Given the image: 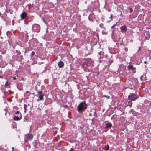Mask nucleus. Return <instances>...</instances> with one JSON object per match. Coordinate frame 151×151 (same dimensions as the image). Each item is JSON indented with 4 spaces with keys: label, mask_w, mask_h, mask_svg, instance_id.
Masks as SVG:
<instances>
[{
    "label": "nucleus",
    "mask_w": 151,
    "mask_h": 151,
    "mask_svg": "<svg viewBox=\"0 0 151 151\" xmlns=\"http://www.w3.org/2000/svg\"><path fill=\"white\" fill-rule=\"evenodd\" d=\"M104 96L105 97H106L108 99H109V96H107L106 95H104L103 96Z\"/></svg>",
    "instance_id": "412c9836"
},
{
    "label": "nucleus",
    "mask_w": 151,
    "mask_h": 151,
    "mask_svg": "<svg viewBox=\"0 0 151 151\" xmlns=\"http://www.w3.org/2000/svg\"><path fill=\"white\" fill-rule=\"evenodd\" d=\"M0 78H3V77L2 76H0Z\"/></svg>",
    "instance_id": "cd10ccee"
},
{
    "label": "nucleus",
    "mask_w": 151,
    "mask_h": 151,
    "mask_svg": "<svg viewBox=\"0 0 151 151\" xmlns=\"http://www.w3.org/2000/svg\"><path fill=\"white\" fill-rule=\"evenodd\" d=\"M29 104H24V113H26V110H27V107L29 106Z\"/></svg>",
    "instance_id": "ddd939ff"
},
{
    "label": "nucleus",
    "mask_w": 151,
    "mask_h": 151,
    "mask_svg": "<svg viewBox=\"0 0 151 151\" xmlns=\"http://www.w3.org/2000/svg\"><path fill=\"white\" fill-rule=\"evenodd\" d=\"M5 111H6V110L5 109H4Z\"/></svg>",
    "instance_id": "e433bc0d"
},
{
    "label": "nucleus",
    "mask_w": 151,
    "mask_h": 151,
    "mask_svg": "<svg viewBox=\"0 0 151 151\" xmlns=\"http://www.w3.org/2000/svg\"><path fill=\"white\" fill-rule=\"evenodd\" d=\"M112 17V15H111V17Z\"/></svg>",
    "instance_id": "72a5a7b5"
},
{
    "label": "nucleus",
    "mask_w": 151,
    "mask_h": 151,
    "mask_svg": "<svg viewBox=\"0 0 151 151\" xmlns=\"http://www.w3.org/2000/svg\"><path fill=\"white\" fill-rule=\"evenodd\" d=\"M114 130H112V129H111L110 130V132H114Z\"/></svg>",
    "instance_id": "a878e982"
},
{
    "label": "nucleus",
    "mask_w": 151,
    "mask_h": 151,
    "mask_svg": "<svg viewBox=\"0 0 151 151\" xmlns=\"http://www.w3.org/2000/svg\"><path fill=\"white\" fill-rule=\"evenodd\" d=\"M64 65V63L63 61H60L58 62V65L60 68H62L63 67Z\"/></svg>",
    "instance_id": "9b49d317"
},
{
    "label": "nucleus",
    "mask_w": 151,
    "mask_h": 151,
    "mask_svg": "<svg viewBox=\"0 0 151 151\" xmlns=\"http://www.w3.org/2000/svg\"><path fill=\"white\" fill-rule=\"evenodd\" d=\"M127 67L128 69L130 71L131 70L133 72H135L136 68L134 67L132 65H129Z\"/></svg>",
    "instance_id": "423d86ee"
},
{
    "label": "nucleus",
    "mask_w": 151,
    "mask_h": 151,
    "mask_svg": "<svg viewBox=\"0 0 151 151\" xmlns=\"http://www.w3.org/2000/svg\"><path fill=\"white\" fill-rule=\"evenodd\" d=\"M139 96L136 94L131 93L128 96V99L129 100L134 101L136 100Z\"/></svg>",
    "instance_id": "f03ea898"
},
{
    "label": "nucleus",
    "mask_w": 151,
    "mask_h": 151,
    "mask_svg": "<svg viewBox=\"0 0 151 151\" xmlns=\"http://www.w3.org/2000/svg\"><path fill=\"white\" fill-rule=\"evenodd\" d=\"M25 141L26 142H27V140H26V139H25Z\"/></svg>",
    "instance_id": "f704fd0d"
},
{
    "label": "nucleus",
    "mask_w": 151,
    "mask_h": 151,
    "mask_svg": "<svg viewBox=\"0 0 151 151\" xmlns=\"http://www.w3.org/2000/svg\"><path fill=\"white\" fill-rule=\"evenodd\" d=\"M139 49H140V47H139Z\"/></svg>",
    "instance_id": "c9c22d12"
},
{
    "label": "nucleus",
    "mask_w": 151,
    "mask_h": 151,
    "mask_svg": "<svg viewBox=\"0 0 151 151\" xmlns=\"http://www.w3.org/2000/svg\"><path fill=\"white\" fill-rule=\"evenodd\" d=\"M5 111H6V110L5 109H4Z\"/></svg>",
    "instance_id": "4c0bfd02"
},
{
    "label": "nucleus",
    "mask_w": 151,
    "mask_h": 151,
    "mask_svg": "<svg viewBox=\"0 0 151 151\" xmlns=\"http://www.w3.org/2000/svg\"><path fill=\"white\" fill-rule=\"evenodd\" d=\"M114 30H113L112 31V34H111V36L112 37H113L114 35Z\"/></svg>",
    "instance_id": "6ab92c4d"
},
{
    "label": "nucleus",
    "mask_w": 151,
    "mask_h": 151,
    "mask_svg": "<svg viewBox=\"0 0 151 151\" xmlns=\"http://www.w3.org/2000/svg\"><path fill=\"white\" fill-rule=\"evenodd\" d=\"M10 85V83L8 82L7 81L6 82L5 84V86L6 88L9 87V86Z\"/></svg>",
    "instance_id": "2eb2a0df"
},
{
    "label": "nucleus",
    "mask_w": 151,
    "mask_h": 151,
    "mask_svg": "<svg viewBox=\"0 0 151 151\" xmlns=\"http://www.w3.org/2000/svg\"><path fill=\"white\" fill-rule=\"evenodd\" d=\"M130 10V11L131 12H132V11H133V10H132V8H130V9H129Z\"/></svg>",
    "instance_id": "b1692460"
},
{
    "label": "nucleus",
    "mask_w": 151,
    "mask_h": 151,
    "mask_svg": "<svg viewBox=\"0 0 151 151\" xmlns=\"http://www.w3.org/2000/svg\"><path fill=\"white\" fill-rule=\"evenodd\" d=\"M120 29L121 30V32L124 33L126 32L127 30V28L126 26L124 25L120 27Z\"/></svg>",
    "instance_id": "0eeeda50"
},
{
    "label": "nucleus",
    "mask_w": 151,
    "mask_h": 151,
    "mask_svg": "<svg viewBox=\"0 0 151 151\" xmlns=\"http://www.w3.org/2000/svg\"><path fill=\"white\" fill-rule=\"evenodd\" d=\"M85 101L82 102L77 106V110L80 113L83 112L87 107V105L85 103Z\"/></svg>",
    "instance_id": "f257e3e1"
},
{
    "label": "nucleus",
    "mask_w": 151,
    "mask_h": 151,
    "mask_svg": "<svg viewBox=\"0 0 151 151\" xmlns=\"http://www.w3.org/2000/svg\"><path fill=\"white\" fill-rule=\"evenodd\" d=\"M16 52L17 53V54L20 55L21 54V52L19 51L16 50Z\"/></svg>",
    "instance_id": "aec40b11"
},
{
    "label": "nucleus",
    "mask_w": 151,
    "mask_h": 151,
    "mask_svg": "<svg viewBox=\"0 0 151 151\" xmlns=\"http://www.w3.org/2000/svg\"><path fill=\"white\" fill-rule=\"evenodd\" d=\"M16 114L17 115V116H19L20 115V114H21L20 113V112L19 111H17L16 113Z\"/></svg>",
    "instance_id": "dca6fc26"
},
{
    "label": "nucleus",
    "mask_w": 151,
    "mask_h": 151,
    "mask_svg": "<svg viewBox=\"0 0 151 151\" xmlns=\"http://www.w3.org/2000/svg\"><path fill=\"white\" fill-rule=\"evenodd\" d=\"M49 101H49V103H48L49 104H51V103H52V101L50 99H49Z\"/></svg>",
    "instance_id": "4be33fe9"
},
{
    "label": "nucleus",
    "mask_w": 151,
    "mask_h": 151,
    "mask_svg": "<svg viewBox=\"0 0 151 151\" xmlns=\"http://www.w3.org/2000/svg\"><path fill=\"white\" fill-rule=\"evenodd\" d=\"M63 107H65V108H67V107L68 106H67V105H63Z\"/></svg>",
    "instance_id": "393cba45"
},
{
    "label": "nucleus",
    "mask_w": 151,
    "mask_h": 151,
    "mask_svg": "<svg viewBox=\"0 0 151 151\" xmlns=\"http://www.w3.org/2000/svg\"><path fill=\"white\" fill-rule=\"evenodd\" d=\"M98 54H99V55H100V53H98Z\"/></svg>",
    "instance_id": "473e14b6"
},
{
    "label": "nucleus",
    "mask_w": 151,
    "mask_h": 151,
    "mask_svg": "<svg viewBox=\"0 0 151 151\" xmlns=\"http://www.w3.org/2000/svg\"><path fill=\"white\" fill-rule=\"evenodd\" d=\"M12 150H14V147H12Z\"/></svg>",
    "instance_id": "2f4dec72"
},
{
    "label": "nucleus",
    "mask_w": 151,
    "mask_h": 151,
    "mask_svg": "<svg viewBox=\"0 0 151 151\" xmlns=\"http://www.w3.org/2000/svg\"><path fill=\"white\" fill-rule=\"evenodd\" d=\"M115 24H114V25H113L111 27V29L114 28V27H115Z\"/></svg>",
    "instance_id": "5701e85b"
},
{
    "label": "nucleus",
    "mask_w": 151,
    "mask_h": 151,
    "mask_svg": "<svg viewBox=\"0 0 151 151\" xmlns=\"http://www.w3.org/2000/svg\"><path fill=\"white\" fill-rule=\"evenodd\" d=\"M11 32L9 31H8L6 32V35L9 38L11 37Z\"/></svg>",
    "instance_id": "4468645a"
},
{
    "label": "nucleus",
    "mask_w": 151,
    "mask_h": 151,
    "mask_svg": "<svg viewBox=\"0 0 151 151\" xmlns=\"http://www.w3.org/2000/svg\"><path fill=\"white\" fill-rule=\"evenodd\" d=\"M35 52L34 51H32L31 54H30V56H31V57H32L35 54Z\"/></svg>",
    "instance_id": "a211bd4d"
},
{
    "label": "nucleus",
    "mask_w": 151,
    "mask_h": 151,
    "mask_svg": "<svg viewBox=\"0 0 151 151\" xmlns=\"http://www.w3.org/2000/svg\"><path fill=\"white\" fill-rule=\"evenodd\" d=\"M88 19H89V20H90V19L89 17H88Z\"/></svg>",
    "instance_id": "7c9ffc66"
},
{
    "label": "nucleus",
    "mask_w": 151,
    "mask_h": 151,
    "mask_svg": "<svg viewBox=\"0 0 151 151\" xmlns=\"http://www.w3.org/2000/svg\"><path fill=\"white\" fill-rule=\"evenodd\" d=\"M112 124L110 122L106 123L105 124V129H106L107 130H109L112 127Z\"/></svg>",
    "instance_id": "39448f33"
},
{
    "label": "nucleus",
    "mask_w": 151,
    "mask_h": 151,
    "mask_svg": "<svg viewBox=\"0 0 151 151\" xmlns=\"http://www.w3.org/2000/svg\"><path fill=\"white\" fill-rule=\"evenodd\" d=\"M29 93V92L28 91H26V93Z\"/></svg>",
    "instance_id": "c85d7f7f"
},
{
    "label": "nucleus",
    "mask_w": 151,
    "mask_h": 151,
    "mask_svg": "<svg viewBox=\"0 0 151 151\" xmlns=\"http://www.w3.org/2000/svg\"><path fill=\"white\" fill-rule=\"evenodd\" d=\"M32 29L34 32L38 33L40 31V27L38 24H35L33 25Z\"/></svg>",
    "instance_id": "7ed1b4c3"
},
{
    "label": "nucleus",
    "mask_w": 151,
    "mask_h": 151,
    "mask_svg": "<svg viewBox=\"0 0 151 151\" xmlns=\"http://www.w3.org/2000/svg\"><path fill=\"white\" fill-rule=\"evenodd\" d=\"M144 63L145 64H146L147 63V61H145L144 62Z\"/></svg>",
    "instance_id": "c756f323"
},
{
    "label": "nucleus",
    "mask_w": 151,
    "mask_h": 151,
    "mask_svg": "<svg viewBox=\"0 0 151 151\" xmlns=\"http://www.w3.org/2000/svg\"><path fill=\"white\" fill-rule=\"evenodd\" d=\"M109 145H107L106 147V150H109Z\"/></svg>",
    "instance_id": "f3484780"
},
{
    "label": "nucleus",
    "mask_w": 151,
    "mask_h": 151,
    "mask_svg": "<svg viewBox=\"0 0 151 151\" xmlns=\"http://www.w3.org/2000/svg\"><path fill=\"white\" fill-rule=\"evenodd\" d=\"M13 79H14V80H15V79H16V77H14L13 78Z\"/></svg>",
    "instance_id": "bb28decb"
},
{
    "label": "nucleus",
    "mask_w": 151,
    "mask_h": 151,
    "mask_svg": "<svg viewBox=\"0 0 151 151\" xmlns=\"http://www.w3.org/2000/svg\"><path fill=\"white\" fill-rule=\"evenodd\" d=\"M27 15L26 13L25 12H23L20 15V17L22 19H23L25 18Z\"/></svg>",
    "instance_id": "6e6552de"
},
{
    "label": "nucleus",
    "mask_w": 151,
    "mask_h": 151,
    "mask_svg": "<svg viewBox=\"0 0 151 151\" xmlns=\"http://www.w3.org/2000/svg\"><path fill=\"white\" fill-rule=\"evenodd\" d=\"M26 137L27 139L29 140L33 138L32 135V134H29L26 135Z\"/></svg>",
    "instance_id": "f8f14e48"
},
{
    "label": "nucleus",
    "mask_w": 151,
    "mask_h": 151,
    "mask_svg": "<svg viewBox=\"0 0 151 151\" xmlns=\"http://www.w3.org/2000/svg\"><path fill=\"white\" fill-rule=\"evenodd\" d=\"M28 33L27 32V31L25 32V33H24L23 35V37L25 38L26 40H28V38L29 37V36L28 35Z\"/></svg>",
    "instance_id": "9d476101"
},
{
    "label": "nucleus",
    "mask_w": 151,
    "mask_h": 151,
    "mask_svg": "<svg viewBox=\"0 0 151 151\" xmlns=\"http://www.w3.org/2000/svg\"><path fill=\"white\" fill-rule=\"evenodd\" d=\"M22 118L21 114H20V115L18 116H15L14 117V119L15 121H19Z\"/></svg>",
    "instance_id": "1a4fd4ad"
},
{
    "label": "nucleus",
    "mask_w": 151,
    "mask_h": 151,
    "mask_svg": "<svg viewBox=\"0 0 151 151\" xmlns=\"http://www.w3.org/2000/svg\"><path fill=\"white\" fill-rule=\"evenodd\" d=\"M44 95V93L41 91L37 92V96L38 99H37L38 101L39 100H44L43 96Z\"/></svg>",
    "instance_id": "20e7f679"
}]
</instances>
